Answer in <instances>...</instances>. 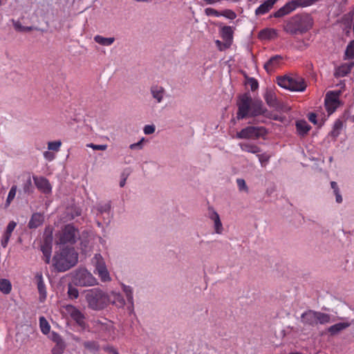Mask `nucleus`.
I'll use <instances>...</instances> for the list:
<instances>
[{
	"instance_id": "nucleus-1",
	"label": "nucleus",
	"mask_w": 354,
	"mask_h": 354,
	"mask_svg": "<svg viewBox=\"0 0 354 354\" xmlns=\"http://www.w3.org/2000/svg\"><path fill=\"white\" fill-rule=\"evenodd\" d=\"M238 108L236 118L243 120L248 118H254L260 115L278 120L277 116H272L263 105L262 100L253 99L250 93L246 92L239 95L236 101Z\"/></svg>"
},
{
	"instance_id": "nucleus-2",
	"label": "nucleus",
	"mask_w": 354,
	"mask_h": 354,
	"mask_svg": "<svg viewBox=\"0 0 354 354\" xmlns=\"http://www.w3.org/2000/svg\"><path fill=\"white\" fill-rule=\"evenodd\" d=\"M313 26V19L308 13L297 14L292 17L283 27V30L290 35L303 34Z\"/></svg>"
},
{
	"instance_id": "nucleus-3",
	"label": "nucleus",
	"mask_w": 354,
	"mask_h": 354,
	"mask_svg": "<svg viewBox=\"0 0 354 354\" xmlns=\"http://www.w3.org/2000/svg\"><path fill=\"white\" fill-rule=\"evenodd\" d=\"M53 266L59 272H64L77 262V254L73 248H64L53 259Z\"/></svg>"
},
{
	"instance_id": "nucleus-4",
	"label": "nucleus",
	"mask_w": 354,
	"mask_h": 354,
	"mask_svg": "<svg viewBox=\"0 0 354 354\" xmlns=\"http://www.w3.org/2000/svg\"><path fill=\"white\" fill-rule=\"evenodd\" d=\"M85 297L88 306L95 310L104 309L111 301L109 295L100 288H93L87 290Z\"/></svg>"
},
{
	"instance_id": "nucleus-5",
	"label": "nucleus",
	"mask_w": 354,
	"mask_h": 354,
	"mask_svg": "<svg viewBox=\"0 0 354 354\" xmlns=\"http://www.w3.org/2000/svg\"><path fill=\"white\" fill-rule=\"evenodd\" d=\"M79 238L78 229L73 224H67L55 234V243L57 245H73Z\"/></svg>"
},
{
	"instance_id": "nucleus-6",
	"label": "nucleus",
	"mask_w": 354,
	"mask_h": 354,
	"mask_svg": "<svg viewBox=\"0 0 354 354\" xmlns=\"http://www.w3.org/2000/svg\"><path fill=\"white\" fill-rule=\"evenodd\" d=\"M277 82L279 86L296 92H303L307 86L305 80L300 76L278 77Z\"/></svg>"
},
{
	"instance_id": "nucleus-7",
	"label": "nucleus",
	"mask_w": 354,
	"mask_h": 354,
	"mask_svg": "<svg viewBox=\"0 0 354 354\" xmlns=\"http://www.w3.org/2000/svg\"><path fill=\"white\" fill-rule=\"evenodd\" d=\"M301 322L304 325L315 326L330 322V315L319 311L308 310L301 314Z\"/></svg>"
},
{
	"instance_id": "nucleus-8",
	"label": "nucleus",
	"mask_w": 354,
	"mask_h": 354,
	"mask_svg": "<svg viewBox=\"0 0 354 354\" xmlns=\"http://www.w3.org/2000/svg\"><path fill=\"white\" fill-rule=\"evenodd\" d=\"M268 131L264 127L248 126L236 133V138L239 139L258 140L264 138Z\"/></svg>"
},
{
	"instance_id": "nucleus-9",
	"label": "nucleus",
	"mask_w": 354,
	"mask_h": 354,
	"mask_svg": "<svg viewBox=\"0 0 354 354\" xmlns=\"http://www.w3.org/2000/svg\"><path fill=\"white\" fill-rule=\"evenodd\" d=\"M73 281L76 286H91L97 283V279L86 269L81 268L75 271Z\"/></svg>"
},
{
	"instance_id": "nucleus-10",
	"label": "nucleus",
	"mask_w": 354,
	"mask_h": 354,
	"mask_svg": "<svg viewBox=\"0 0 354 354\" xmlns=\"http://www.w3.org/2000/svg\"><path fill=\"white\" fill-rule=\"evenodd\" d=\"M92 263L95 266L94 273L98 275L102 282H109L111 280L105 261L100 254H95Z\"/></svg>"
},
{
	"instance_id": "nucleus-11",
	"label": "nucleus",
	"mask_w": 354,
	"mask_h": 354,
	"mask_svg": "<svg viewBox=\"0 0 354 354\" xmlns=\"http://www.w3.org/2000/svg\"><path fill=\"white\" fill-rule=\"evenodd\" d=\"M339 92L335 91H329L326 93L324 100V104L328 115L335 112L337 108L339 106Z\"/></svg>"
},
{
	"instance_id": "nucleus-12",
	"label": "nucleus",
	"mask_w": 354,
	"mask_h": 354,
	"mask_svg": "<svg viewBox=\"0 0 354 354\" xmlns=\"http://www.w3.org/2000/svg\"><path fill=\"white\" fill-rule=\"evenodd\" d=\"M66 310L72 319L80 327L84 328L86 326L84 315L73 306H68Z\"/></svg>"
},
{
	"instance_id": "nucleus-13",
	"label": "nucleus",
	"mask_w": 354,
	"mask_h": 354,
	"mask_svg": "<svg viewBox=\"0 0 354 354\" xmlns=\"http://www.w3.org/2000/svg\"><path fill=\"white\" fill-rule=\"evenodd\" d=\"M17 225V223L14 221H11L8 223L5 231L2 234L1 239V245L3 248H6L8 246L10 239L12 236L13 231L16 228Z\"/></svg>"
},
{
	"instance_id": "nucleus-14",
	"label": "nucleus",
	"mask_w": 354,
	"mask_h": 354,
	"mask_svg": "<svg viewBox=\"0 0 354 354\" xmlns=\"http://www.w3.org/2000/svg\"><path fill=\"white\" fill-rule=\"evenodd\" d=\"M35 184L37 189L44 194H49L51 192V185L46 178L33 176Z\"/></svg>"
},
{
	"instance_id": "nucleus-15",
	"label": "nucleus",
	"mask_w": 354,
	"mask_h": 354,
	"mask_svg": "<svg viewBox=\"0 0 354 354\" xmlns=\"http://www.w3.org/2000/svg\"><path fill=\"white\" fill-rule=\"evenodd\" d=\"M220 33L223 39L227 44L225 47L228 48L233 40L234 28L232 26H224L221 28Z\"/></svg>"
},
{
	"instance_id": "nucleus-16",
	"label": "nucleus",
	"mask_w": 354,
	"mask_h": 354,
	"mask_svg": "<svg viewBox=\"0 0 354 354\" xmlns=\"http://www.w3.org/2000/svg\"><path fill=\"white\" fill-rule=\"evenodd\" d=\"M279 0H267L261 3L256 10L255 15H263L268 13Z\"/></svg>"
},
{
	"instance_id": "nucleus-17",
	"label": "nucleus",
	"mask_w": 354,
	"mask_h": 354,
	"mask_svg": "<svg viewBox=\"0 0 354 354\" xmlns=\"http://www.w3.org/2000/svg\"><path fill=\"white\" fill-rule=\"evenodd\" d=\"M283 58L281 55H274L270 57L264 64V68L268 73L272 72L281 64Z\"/></svg>"
},
{
	"instance_id": "nucleus-18",
	"label": "nucleus",
	"mask_w": 354,
	"mask_h": 354,
	"mask_svg": "<svg viewBox=\"0 0 354 354\" xmlns=\"http://www.w3.org/2000/svg\"><path fill=\"white\" fill-rule=\"evenodd\" d=\"M44 221V216L42 214L38 212L34 213L28 222V227L30 229L37 228L43 224Z\"/></svg>"
},
{
	"instance_id": "nucleus-19",
	"label": "nucleus",
	"mask_w": 354,
	"mask_h": 354,
	"mask_svg": "<svg viewBox=\"0 0 354 354\" xmlns=\"http://www.w3.org/2000/svg\"><path fill=\"white\" fill-rule=\"evenodd\" d=\"M278 36L277 30L274 28H266L262 29L259 32V38L260 39L270 40L277 38Z\"/></svg>"
},
{
	"instance_id": "nucleus-20",
	"label": "nucleus",
	"mask_w": 354,
	"mask_h": 354,
	"mask_svg": "<svg viewBox=\"0 0 354 354\" xmlns=\"http://www.w3.org/2000/svg\"><path fill=\"white\" fill-rule=\"evenodd\" d=\"M264 100L267 104L270 107L277 108L279 106V102L277 99L276 95L271 91H268L266 93Z\"/></svg>"
},
{
	"instance_id": "nucleus-21",
	"label": "nucleus",
	"mask_w": 354,
	"mask_h": 354,
	"mask_svg": "<svg viewBox=\"0 0 354 354\" xmlns=\"http://www.w3.org/2000/svg\"><path fill=\"white\" fill-rule=\"evenodd\" d=\"M310 126L305 120H299L296 122V129L299 135L306 136L310 130Z\"/></svg>"
},
{
	"instance_id": "nucleus-22",
	"label": "nucleus",
	"mask_w": 354,
	"mask_h": 354,
	"mask_svg": "<svg viewBox=\"0 0 354 354\" xmlns=\"http://www.w3.org/2000/svg\"><path fill=\"white\" fill-rule=\"evenodd\" d=\"M240 148L242 151L257 154L261 152V149L257 145L250 142H242L239 144Z\"/></svg>"
},
{
	"instance_id": "nucleus-23",
	"label": "nucleus",
	"mask_w": 354,
	"mask_h": 354,
	"mask_svg": "<svg viewBox=\"0 0 354 354\" xmlns=\"http://www.w3.org/2000/svg\"><path fill=\"white\" fill-rule=\"evenodd\" d=\"M151 93L153 97L157 100V102L160 103L163 99L165 89L163 87L158 85L152 86L151 88Z\"/></svg>"
},
{
	"instance_id": "nucleus-24",
	"label": "nucleus",
	"mask_w": 354,
	"mask_h": 354,
	"mask_svg": "<svg viewBox=\"0 0 354 354\" xmlns=\"http://www.w3.org/2000/svg\"><path fill=\"white\" fill-rule=\"evenodd\" d=\"M209 217L214 223V229H215L216 233L221 234L223 229V225H222V223H221V219H220V217H219V215L218 214V213L213 211L211 213Z\"/></svg>"
},
{
	"instance_id": "nucleus-25",
	"label": "nucleus",
	"mask_w": 354,
	"mask_h": 354,
	"mask_svg": "<svg viewBox=\"0 0 354 354\" xmlns=\"http://www.w3.org/2000/svg\"><path fill=\"white\" fill-rule=\"evenodd\" d=\"M350 325V323L348 322H340L330 326L328 330L330 335H333L348 328Z\"/></svg>"
},
{
	"instance_id": "nucleus-26",
	"label": "nucleus",
	"mask_w": 354,
	"mask_h": 354,
	"mask_svg": "<svg viewBox=\"0 0 354 354\" xmlns=\"http://www.w3.org/2000/svg\"><path fill=\"white\" fill-rule=\"evenodd\" d=\"M109 296L111 298L110 303H112L118 307H122L124 305V299L121 294L112 292L111 295H109Z\"/></svg>"
},
{
	"instance_id": "nucleus-27",
	"label": "nucleus",
	"mask_w": 354,
	"mask_h": 354,
	"mask_svg": "<svg viewBox=\"0 0 354 354\" xmlns=\"http://www.w3.org/2000/svg\"><path fill=\"white\" fill-rule=\"evenodd\" d=\"M37 289L39 293L40 300L46 299V286L41 275L37 276Z\"/></svg>"
},
{
	"instance_id": "nucleus-28",
	"label": "nucleus",
	"mask_w": 354,
	"mask_h": 354,
	"mask_svg": "<svg viewBox=\"0 0 354 354\" xmlns=\"http://www.w3.org/2000/svg\"><path fill=\"white\" fill-rule=\"evenodd\" d=\"M94 41L102 46H111L115 41L114 37H104L101 35H96L94 37Z\"/></svg>"
},
{
	"instance_id": "nucleus-29",
	"label": "nucleus",
	"mask_w": 354,
	"mask_h": 354,
	"mask_svg": "<svg viewBox=\"0 0 354 354\" xmlns=\"http://www.w3.org/2000/svg\"><path fill=\"white\" fill-rule=\"evenodd\" d=\"M343 127V122L340 120H337L333 125V130L330 132L331 136L337 138L339 134Z\"/></svg>"
},
{
	"instance_id": "nucleus-30",
	"label": "nucleus",
	"mask_w": 354,
	"mask_h": 354,
	"mask_svg": "<svg viewBox=\"0 0 354 354\" xmlns=\"http://www.w3.org/2000/svg\"><path fill=\"white\" fill-rule=\"evenodd\" d=\"M41 250L44 257V261L46 263H49L52 252V246H50V245H47L42 244Z\"/></svg>"
},
{
	"instance_id": "nucleus-31",
	"label": "nucleus",
	"mask_w": 354,
	"mask_h": 354,
	"mask_svg": "<svg viewBox=\"0 0 354 354\" xmlns=\"http://www.w3.org/2000/svg\"><path fill=\"white\" fill-rule=\"evenodd\" d=\"M39 326L41 331L42 332L43 334L47 335L48 333H49L50 330V326L48 321L45 319V317H41L39 318Z\"/></svg>"
},
{
	"instance_id": "nucleus-32",
	"label": "nucleus",
	"mask_w": 354,
	"mask_h": 354,
	"mask_svg": "<svg viewBox=\"0 0 354 354\" xmlns=\"http://www.w3.org/2000/svg\"><path fill=\"white\" fill-rule=\"evenodd\" d=\"M12 286L10 282L8 279L0 280V291L4 294H8L10 292Z\"/></svg>"
},
{
	"instance_id": "nucleus-33",
	"label": "nucleus",
	"mask_w": 354,
	"mask_h": 354,
	"mask_svg": "<svg viewBox=\"0 0 354 354\" xmlns=\"http://www.w3.org/2000/svg\"><path fill=\"white\" fill-rule=\"evenodd\" d=\"M344 58L348 59L354 58V39L348 44L345 50Z\"/></svg>"
},
{
	"instance_id": "nucleus-34",
	"label": "nucleus",
	"mask_w": 354,
	"mask_h": 354,
	"mask_svg": "<svg viewBox=\"0 0 354 354\" xmlns=\"http://www.w3.org/2000/svg\"><path fill=\"white\" fill-rule=\"evenodd\" d=\"M353 66V64L351 65L344 64L339 67L337 73L339 75L344 77L351 72V70Z\"/></svg>"
},
{
	"instance_id": "nucleus-35",
	"label": "nucleus",
	"mask_w": 354,
	"mask_h": 354,
	"mask_svg": "<svg viewBox=\"0 0 354 354\" xmlns=\"http://www.w3.org/2000/svg\"><path fill=\"white\" fill-rule=\"evenodd\" d=\"M84 346L91 352H96L99 350V345L94 341L84 342Z\"/></svg>"
},
{
	"instance_id": "nucleus-36",
	"label": "nucleus",
	"mask_w": 354,
	"mask_h": 354,
	"mask_svg": "<svg viewBox=\"0 0 354 354\" xmlns=\"http://www.w3.org/2000/svg\"><path fill=\"white\" fill-rule=\"evenodd\" d=\"M66 345L64 342H57L55 346L52 348L53 354H62L65 350Z\"/></svg>"
},
{
	"instance_id": "nucleus-37",
	"label": "nucleus",
	"mask_w": 354,
	"mask_h": 354,
	"mask_svg": "<svg viewBox=\"0 0 354 354\" xmlns=\"http://www.w3.org/2000/svg\"><path fill=\"white\" fill-rule=\"evenodd\" d=\"M17 185H12L11 189L9 191L7 199H6V206L10 205V203L13 201L15 197L17 192Z\"/></svg>"
},
{
	"instance_id": "nucleus-38",
	"label": "nucleus",
	"mask_w": 354,
	"mask_h": 354,
	"mask_svg": "<svg viewBox=\"0 0 354 354\" xmlns=\"http://www.w3.org/2000/svg\"><path fill=\"white\" fill-rule=\"evenodd\" d=\"M308 119L310 122L314 124H317L319 127H322L324 123L323 120H322L319 122H318L317 120V115L315 113H310L308 115Z\"/></svg>"
},
{
	"instance_id": "nucleus-39",
	"label": "nucleus",
	"mask_w": 354,
	"mask_h": 354,
	"mask_svg": "<svg viewBox=\"0 0 354 354\" xmlns=\"http://www.w3.org/2000/svg\"><path fill=\"white\" fill-rule=\"evenodd\" d=\"M62 145V142L60 140L49 142L48 143V149L51 151H58Z\"/></svg>"
},
{
	"instance_id": "nucleus-40",
	"label": "nucleus",
	"mask_w": 354,
	"mask_h": 354,
	"mask_svg": "<svg viewBox=\"0 0 354 354\" xmlns=\"http://www.w3.org/2000/svg\"><path fill=\"white\" fill-rule=\"evenodd\" d=\"M123 291L125 292L127 299L129 303L133 304V292L130 286H123Z\"/></svg>"
},
{
	"instance_id": "nucleus-41",
	"label": "nucleus",
	"mask_w": 354,
	"mask_h": 354,
	"mask_svg": "<svg viewBox=\"0 0 354 354\" xmlns=\"http://www.w3.org/2000/svg\"><path fill=\"white\" fill-rule=\"evenodd\" d=\"M14 27L17 30L21 32H28L32 30V27L24 26L18 21L14 23Z\"/></svg>"
},
{
	"instance_id": "nucleus-42",
	"label": "nucleus",
	"mask_w": 354,
	"mask_h": 354,
	"mask_svg": "<svg viewBox=\"0 0 354 354\" xmlns=\"http://www.w3.org/2000/svg\"><path fill=\"white\" fill-rule=\"evenodd\" d=\"M221 16H223L232 20L236 17V13L232 10H225L221 12Z\"/></svg>"
},
{
	"instance_id": "nucleus-43",
	"label": "nucleus",
	"mask_w": 354,
	"mask_h": 354,
	"mask_svg": "<svg viewBox=\"0 0 354 354\" xmlns=\"http://www.w3.org/2000/svg\"><path fill=\"white\" fill-rule=\"evenodd\" d=\"M32 181L30 176H28L26 183L23 185V189L25 193H30L32 191Z\"/></svg>"
},
{
	"instance_id": "nucleus-44",
	"label": "nucleus",
	"mask_w": 354,
	"mask_h": 354,
	"mask_svg": "<svg viewBox=\"0 0 354 354\" xmlns=\"http://www.w3.org/2000/svg\"><path fill=\"white\" fill-rule=\"evenodd\" d=\"M68 297L71 299H77L79 296V292L75 288L69 286L68 290Z\"/></svg>"
},
{
	"instance_id": "nucleus-45",
	"label": "nucleus",
	"mask_w": 354,
	"mask_h": 354,
	"mask_svg": "<svg viewBox=\"0 0 354 354\" xmlns=\"http://www.w3.org/2000/svg\"><path fill=\"white\" fill-rule=\"evenodd\" d=\"M205 12L207 16H215V17H220L221 12L217 11L216 10L212 8H207L205 10Z\"/></svg>"
},
{
	"instance_id": "nucleus-46",
	"label": "nucleus",
	"mask_w": 354,
	"mask_h": 354,
	"mask_svg": "<svg viewBox=\"0 0 354 354\" xmlns=\"http://www.w3.org/2000/svg\"><path fill=\"white\" fill-rule=\"evenodd\" d=\"M87 147L93 149V150L104 151L107 149L106 145H95L93 143H90L87 145Z\"/></svg>"
},
{
	"instance_id": "nucleus-47",
	"label": "nucleus",
	"mask_w": 354,
	"mask_h": 354,
	"mask_svg": "<svg viewBox=\"0 0 354 354\" xmlns=\"http://www.w3.org/2000/svg\"><path fill=\"white\" fill-rule=\"evenodd\" d=\"M257 156L259 158V162L261 164V166H265L270 159V156L266 153L258 154Z\"/></svg>"
},
{
	"instance_id": "nucleus-48",
	"label": "nucleus",
	"mask_w": 354,
	"mask_h": 354,
	"mask_svg": "<svg viewBox=\"0 0 354 354\" xmlns=\"http://www.w3.org/2000/svg\"><path fill=\"white\" fill-rule=\"evenodd\" d=\"M248 83L252 91H256L259 87L258 82L254 78H250Z\"/></svg>"
},
{
	"instance_id": "nucleus-49",
	"label": "nucleus",
	"mask_w": 354,
	"mask_h": 354,
	"mask_svg": "<svg viewBox=\"0 0 354 354\" xmlns=\"http://www.w3.org/2000/svg\"><path fill=\"white\" fill-rule=\"evenodd\" d=\"M236 183H237L239 190H241V191L244 190L245 192H248V187L246 185L245 181L243 179L238 178L236 180Z\"/></svg>"
},
{
	"instance_id": "nucleus-50",
	"label": "nucleus",
	"mask_w": 354,
	"mask_h": 354,
	"mask_svg": "<svg viewBox=\"0 0 354 354\" xmlns=\"http://www.w3.org/2000/svg\"><path fill=\"white\" fill-rule=\"evenodd\" d=\"M143 131L146 135L151 134L155 131V127L154 125H146Z\"/></svg>"
},
{
	"instance_id": "nucleus-51",
	"label": "nucleus",
	"mask_w": 354,
	"mask_h": 354,
	"mask_svg": "<svg viewBox=\"0 0 354 354\" xmlns=\"http://www.w3.org/2000/svg\"><path fill=\"white\" fill-rule=\"evenodd\" d=\"M143 141H144V138H142V140H140L139 142H138L136 143L131 144L129 147L130 149L132 150H134L136 149H141L142 148Z\"/></svg>"
},
{
	"instance_id": "nucleus-52",
	"label": "nucleus",
	"mask_w": 354,
	"mask_h": 354,
	"mask_svg": "<svg viewBox=\"0 0 354 354\" xmlns=\"http://www.w3.org/2000/svg\"><path fill=\"white\" fill-rule=\"evenodd\" d=\"M52 340L57 344V342H63L62 337L57 333L53 332L52 333Z\"/></svg>"
},
{
	"instance_id": "nucleus-53",
	"label": "nucleus",
	"mask_w": 354,
	"mask_h": 354,
	"mask_svg": "<svg viewBox=\"0 0 354 354\" xmlns=\"http://www.w3.org/2000/svg\"><path fill=\"white\" fill-rule=\"evenodd\" d=\"M52 242H53V235H52V232H50V234L49 235L46 236L44 238L43 244L47 245H50V246H52Z\"/></svg>"
},
{
	"instance_id": "nucleus-54",
	"label": "nucleus",
	"mask_w": 354,
	"mask_h": 354,
	"mask_svg": "<svg viewBox=\"0 0 354 354\" xmlns=\"http://www.w3.org/2000/svg\"><path fill=\"white\" fill-rule=\"evenodd\" d=\"M110 208H111L110 204L109 203H106L104 205L100 206L98 208V211L100 213L106 212H109L110 210Z\"/></svg>"
},
{
	"instance_id": "nucleus-55",
	"label": "nucleus",
	"mask_w": 354,
	"mask_h": 354,
	"mask_svg": "<svg viewBox=\"0 0 354 354\" xmlns=\"http://www.w3.org/2000/svg\"><path fill=\"white\" fill-rule=\"evenodd\" d=\"M44 157L49 160H52L54 158V155L48 151L44 152Z\"/></svg>"
},
{
	"instance_id": "nucleus-56",
	"label": "nucleus",
	"mask_w": 354,
	"mask_h": 354,
	"mask_svg": "<svg viewBox=\"0 0 354 354\" xmlns=\"http://www.w3.org/2000/svg\"><path fill=\"white\" fill-rule=\"evenodd\" d=\"M334 194H335V196H336V201H337V203H342V196L339 194V191L337 192H335Z\"/></svg>"
},
{
	"instance_id": "nucleus-57",
	"label": "nucleus",
	"mask_w": 354,
	"mask_h": 354,
	"mask_svg": "<svg viewBox=\"0 0 354 354\" xmlns=\"http://www.w3.org/2000/svg\"><path fill=\"white\" fill-rule=\"evenodd\" d=\"M216 44L217 46V47L218 48V49L220 50H223V46H224L225 47V45H227V43H225V44H223L221 41L219 40H216Z\"/></svg>"
},
{
	"instance_id": "nucleus-58",
	"label": "nucleus",
	"mask_w": 354,
	"mask_h": 354,
	"mask_svg": "<svg viewBox=\"0 0 354 354\" xmlns=\"http://www.w3.org/2000/svg\"><path fill=\"white\" fill-rule=\"evenodd\" d=\"M330 185H331L332 189H333L334 193L337 192H339L338 186H337V183L335 182L332 181L330 183Z\"/></svg>"
},
{
	"instance_id": "nucleus-59",
	"label": "nucleus",
	"mask_w": 354,
	"mask_h": 354,
	"mask_svg": "<svg viewBox=\"0 0 354 354\" xmlns=\"http://www.w3.org/2000/svg\"><path fill=\"white\" fill-rule=\"evenodd\" d=\"M106 351L112 354H119L118 351L113 347H109L106 348Z\"/></svg>"
},
{
	"instance_id": "nucleus-60",
	"label": "nucleus",
	"mask_w": 354,
	"mask_h": 354,
	"mask_svg": "<svg viewBox=\"0 0 354 354\" xmlns=\"http://www.w3.org/2000/svg\"><path fill=\"white\" fill-rule=\"evenodd\" d=\"M126 179H127L126 178H122V179L120 180V186L121 187H124V186L125 183H126Z\"/></svg>"
},
{
	"instance_id": "nucleus-61",
	"label": "nucleus",
	"mask_w": 354,
	"mask_h": 354,
	"mask_svg": "<svg viewBox=\"0 0 354 354\" xmlns=\"http://www.w3.org/2000/svg\"><path fill=\"white\" fill-rule=\"evenodd\" d=\"M137 2H148L149 0H135Z\"/></svg>"
},
{
	"instance_id": "nucleus-62",
	"label": "nucleus",
	"mask_w": 354,
	"mask_h": 354,
	"mask_svg": "<svg viewBox=\"0 0 354 354\" xmlns=\"http://www.w3.org/2000/svg\"><path fill=\"white\" fill-rule=\"evenodd\" d=\"M351 120L353 122H354V115L352 116Z\"/></svg>"
},
{
	"instance_id": "nucleus-63",
	"label": "nucleus",
	"mask_w": 354,
	"mask_h": 354,
	"mask_svg": "<svg viewBox=\"0 0 354 354\" xmlns=\"http://www.w3.org/2000/svg\"><path fill=\"white\" fill-rule=\"evenodd\" d=\"M2 4V1L0 0V6Z\"/></svg>"
}]
</instances>
